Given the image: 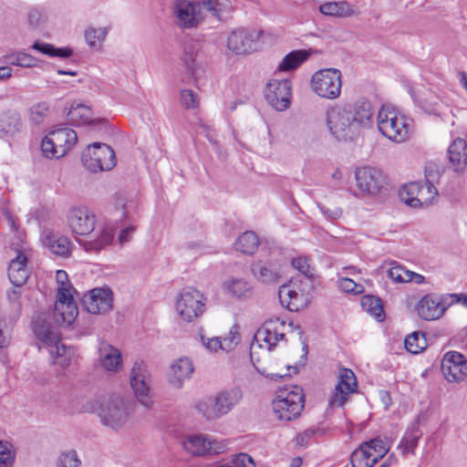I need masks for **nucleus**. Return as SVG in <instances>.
Masks as SVG:
<instances>
[{"instance_id": "1", "label": "nucleus", "mask_w": 467, "mask_h": 467, "mask_svg": "<svg viewBox=\"0 0 467 467\" xmlns=\"http://www.w3.org/2000/svg\"><path fill=\"white\" fill-rule=\"evenodd\" d=\"M242 399V389L239 387H232L217 392L213 397L196 400L193 407L206 420L214 421L231 412Z\"/></svg>"}, {"instance_id": "2", "label": "nucleus", "mask_w": 467, "mask_h": 467, "mask_svg": "<svg viewBox=\"0 0 467 467\" xmlns=\"http://www.w3.org/2000/svg\"><path fill=\"white\" fill-rule=\"evenodd\" d=\"M132 412V405L129 400L119 395H113L101 401L98 416L104 427L119 432L129 426Z\"/></svg>"}, {"instance_id": "3", "label": "nucleus", "mask_w": 467, "mask_h": 467, "mask_svg": "<svg viewBox=\"0 0 467 467\" xmlns=\"http://www.w3.org/2000/svg\"><path fill=\"white\" fill-rule=\"evenodd\" d=\"M285 321L275 318L269 320L259 328L254 335V342L251 346V359L256 368V370L270 378H282L283 374L268 372L265 367H260L259 360L254 361V349L255 348H265V354L276 345L279 340L284 339L285 337Z\"/></svg>"}, {"instance_id": "4", "label": "nucleus", "mask_w": 467, "mask_h": 467, "mask_svg": "<svg viewBox=\"0 0 467 467\" xmlns=\"http://www.w3.org/2000/svg\"><path fill=\"white\" fill-rule=\"evenodd\" d=\"M377 124L383 136L398 143L405 141L412 131L410 120L389 106H382L379 110Z\"/></svg>"}, {"instance_id": "5", "label": "nucleus", "mask_w": 467, "mask_h": 467, "mask_svg": "<svg viewBox=\"0 0 467 467\" xmlns=\"http://www.w3.org/2000/svg\"><path fill=\"white\" fill-rule=\"evenodd\" d=\"M304 402L303 389L293 385L277 390L272 408L278 420L290 421L300 416L304 409Z\"/></svg>"}, {"instance_id": "6", "label": "nucleus", "mask_w": 467, "mask_h": 467, "mask_svg": "<svg viewBox=\"0 0 467 467\" xmlns=\"http://www.w3.org/2000/svg\"><path fill=\"white\" fill-rule=\"evenodd\" d=\"M78 140L74 130L63 127L50 131L41 143L43 155L49 159H58L65 156Z\"/></svg>"}, {"instance_id": "7", "label": "nucleus", "mask_w": 467, "mask_h": 467, "mask_svg": "<svg viewBox=\"0 0 467 467\" xmlns=\"http://www.w3.org/2000/svg\"><path fill=\"white\" fill-rule=\"evenodd\" d=\"M310 86L313 92L318 97L336 99L341 94V72L333 67L319 69L313 74Z\"/></svg>"}, {"instance_id": "8", "label": "nucleus", "mask_w": 467, "mask_h": 467, "mask_svg": "<svg viewBox=\"0 0 467 467\" xmlns=\"http://www.w3.org/2000/svg\"><path fill=\"white\" fill-rule=\"evenodd\" d=\"M352 120L350 108L334 106L327 110V126L331 135L338 140H352L357 136Z\"/></svg>"}, {"instance_id": "9", "label": "nucleus", "mask_w": 467, "mask_h": 467, "mask_svg": "<svg viewBox=\"0 0 467 467\" xmlns=\"http://www.w3.org/2000/svg\"><path fill=\"white\" fill-rule=\"evenodd\" d=\"M460 300L461 297L458 294H429L420 298L416 306V310L422 319L435 320L440 318L447 308Z\"/></svg>"}, {"instance_id": "10", "label": "nucleus", "mask_w": 467, "mask_h": 467, "mask_svg": "<svg viewBox=\"0 0 467 467\" xmlns=\"http://www.w3.org/2000/svg\"><path fill=\"white\" fill-rule=\"evenodd\" d=\"M206 298L197 289L187 287L179 294L176 300V312L186 322H192L205 311Z\"/></svg>"}, {"instance_id": "11", "label": "nucleus", "mask_w": 467, "mask_h": 467, "mask_svg": "<svg viewBox=\"0 0 467 467\" xmlns=\"http://www.w3.org/2000/svg\"><path fill=\"white\" fill-rule=\"evenodd\" d=\"M82 162L91 172L109 171L116 164L115 152L105 143L94 142L83 151Z\"/></svg>"}, {"instance_id": "12", "label": "nucleus", "mask_w": 467, "mask_h": 467, "mask_svg": "<svg viewBox=\"0 0 467 467\" xmlns=\"http://www.w3.org/2000/svg\"><path fill=\"white\" fill-rule=\"evenodd\" d=\"M171 9L173 22L181 29L195 28L203 20L201 2L174 0Z\"/></svg>"}, {"instance_id": "13", "label": "nucleus", "mask_w": 467, "mask_h": 467, "mask_svg": "<svg viewBox=\"0 0 467 467\" xmlns=\"http://www.w3.org/2000/svg\"><path fill=\"white\" fill-rule=\"evenodd\" d=\"M309 287L307 280L291 281L283 285L278 291L280 303L290 311H299L310 301Z\"/></svg>"}, {"instance_id": "14", "label": "nucleus", "mask_w": 467, "mask_h": 467, "mask_svg": "<svg viewBox=\"0 0 467 467\" xmlns=\"http://www.w3.org/2000/svg\"><path fill=\"white\" fill-rule=\"evenodd\" d=\"M265 32L260 29L239 28L227 38V47L236 55L254 52L260 47Z\"/></svg>"}, {"instance_id": "15", "label": "nucleus", "mask_w": 467, "mask_h": 467, "mask_svg": "<svg viewBox=\"0 0 467 467\" xmlns=\"http://www.w3.org/2000/svg\"><path fill=\"white\" fill-rule=\"evenodd\" d=\"M130 385L137 400L144 407H149L150 400V375L142 360L134 361L130 372Z\"/></svg>"}, {"instance_id": "16", "label": "nucleus", "mask_w": 467, "mask_h": 467, "mask_svg": "<svg viewBox=\"0 0 467 467\" xmlns=\"http://www.w3.org/2000/svg\"><path fill=\"white\" fill-rule=\"evenodd\" d=\"M356 185L362 196L377 195L386 184V176L379 169L364 166L355 171Z\"/></svg>"}, {"instance_id": "17", "label": "nucleus", "mask_w": 467, "mask_h": 467, "mask_svg": "<svg viewBox=\"0 0 467 467\" xmlns=\"http://www.w3.org/2000/svg\"><path fill=\"white\" fill-rule=\"evenodd\" d=\"M184 450L195 456L218 454L223 452L227 442L205 434L188 435L182 442Z\"/></svg>"}, {"instance_id": "18", "label": "nucleus", "mask_w": 467, "mask_h": 467, "mask_svg": "<svg viewBox=\"0 0 467 467\" xmlns=\"http://www.w3.org/2000/svg\"><path fill=\"white\" fill-rule=\"evenodd\" d=\"M67 223L73 234L88 235L95 230L97 217L88 207L75 206L67 212Z\"/></svg>"}, {"instance_id": "19", "label": "nucleus", "mask_w": 467, "mask_h": 467, "mask_svg": "<svg viewBox=\"0 0 467 467\" xmlns=\"http://www.w3.org/2000/svg\"><path fill=\"white\" fill-rule=\"evenodd\" d=\"M75 293L62 288L57 294V300L54 307V319L59 326L71 325L78 314L77 303L74 298Z\"/></svg>"}, {"instance_id": "20", "label": "nucleus", "mask_w": 467, "mask_h": 467, "mask_svg": "<svg viewBox=\"0 0 467 467\" xmlns=\"http://www.w3.org/2000/svg\"><path fill=\"white\" fill-rule=\"evenodd\" d=\"M265 98L276 110L286 109L290 105V81L288 79H270L265 89Z\"/></svg>"}, {"instance_id": "21", "label": "nucleus", "mask_w": 467, "mask_h": 467, "mask_svg": "<svg viewBox=\"0 0 467 467\" xmlns=\"http://www.w3.org/2000/svg\"><path fill=\"white\" fill-rule=\"evenodd\" d=\"M441 369L448 382L460 383L467 378V359L458 351H449L443 356Z\"/></svg>"}, {"instance_id": "22", "label": "nucleus", "mask_w": 467, "mask_h": 467, "mask_svg": "<svg viewBox=\"0 0 467 467\" xmlns=\"http://www.w3.org/2000/svg\"><path fill=\"white\" fill-rule=\"evenodd\" d=\"M193 372L192 360L187 357H180L171 362L166 372V379L171 389H181L184 383L192 379Z\"/></svg>"}, {"instance_id": "23", "label": "nucleus", "mask_w": 467, "mask_h": 467, "mask_svg": "<svg viewBox=\"0 0 467 467\" xmlns=\"http://www.w3.org/2000/svg\"><path fill=\"white\" fill-rule=\"evenodd\" d=\"M82 305L90 314H104L112 309L113 295L109 287L94 288L82 298Z\"/></svg>"}, {"instance_id": "24", "label": "nucleus", "mask_w": 467, "mask_h": 467, "mask_svg": "<svg viewBox=\"0 0 467 467\" xmlns=\"http://www.w3.org/2000/svg\"><path fill=\"white\" fill-rule=\"evenodd\" d=\"M97 362L99 368L108 373H118L123 368L120 350L106 341L99 343Z\"/></svg>"}, {"instance_id": "25", "label": "nucleus", "mask_w": 467, "mask_h": 467, "mask_svg": "<svg viewBox=\"0 0 467 467\" xmlns=\"http://www.w3.org/2000/svg\"><path fill=\"white\" fill-rule=\"evenodd\" d=\"M357 379L351 369L342 368L339 372L338 382L329 398L330 407H341L348 400V395L355 392Z\"/></svg>"}, {"instance_id": "26", "label": "nucleus", "mask_w": 467, "mask_h": 467, "mask_svg": "<svg viewBox=\"0 0 467 467\" xmlns=\"http://www.w3.org/2000/svg\"><path fill=\"white\" fill-rule=\"evenodd\" d=\"M350 108V115H352V123L356 128L357 135L361 129H369L374 124L375 111L372 104L365 99L357 101Z\"/></svg>"}, {"instance_id": "27", "label": "nucleus", "mask_w": 467, "mask_h": 467, "mask_svg": "<svg viewBox=\"0 0 467 467\" xmlns=\"http://www.w3.org/2000/svg\"><path fill=\"white\" fill-rule=\"evenodd\" d=\"M399 196L401 202L411 207H420L433 197L428 193L427 187L419 182L404 184L399 191Z\"/></svg>"}, {"instance_id": "28", "label": "nucleus", "mask_w": 467, "mask_h": 467, "mask_svg": "<svg viewBox=\"0 0 467 467\" xmlns=\"http://www.w3.org/2000/svg\"><path fill=\"white\" fill-rule=\"evenodd\" d=\"M32 329L39 342L38 348L40 350L42 347L50 344L52 340H56L59 337L57 332L51 327L46 313L37 312L34 315Z\"/></svg>"}, {"instance_id": "29", "label": "nucleus", "mask_w": 467, "mask_h": 467, "mask_svg": "<svg viewBox=\"0 0 467 467\" xmlns=\"http://www.w3.org/2000/svg\"><path fill=\"white\" fill-rule=\"evenodd\" d=\"M41 242L54 254L63 257L70 254L71 242L65 235L45 229L41 234Z\"/></svg>"}, {"instance_id": "30", "label": "nucleus", "mask_w": 467, "mask_h": 467, "mask_svg": "<svg viewBox=\"0 0 467 467\" xmlns=\"http://www.w3.org/2000/svg\"><path fill=\"white\" fill-rule=\"evenodd\" d=\"M14 250L16 252V256L10 262L8 277L15 286L19 287L23 285L28 278V271L26 267L27 259L25 254L26 248L22 245L19 248L15 247Z\"/></svg>"}, {"instance_id": "31", "label": "nucleus", "mask_w": 467, "mask_h": 467, "mask_svg": "<svg viewBox=\"0 0 467 467\" xmlns=\"http://www.w3.org/2000/svg\"><path fill=\"white\" fill-rule=\"evenodd\" d=\"M382 267H387V275L395 284L413 282L420 285L425 280L423 275L406 269L396 261L385 262Z\"/></svg>"}, {"instance_id": "32", "label": "nucleus", "mask_w": 467, "mask_h": 467, "mask_svg": "<svg viewBox=\"0 0 467 467\" xmlns=\"http://www.w3.org/2000/svg\"><path fill=\"white\" fill-rule=\"evenodd\" d=\"M251 272L258 282L265 285L276 284L281 278L280 268L271 262H255L251 265Z\"/></svg>"}, {"instance_id": "33", "label": "nucleus", "mask_w": 467, "mask_h": 467, "mask_svg": "<svg viewBox=\"0 0 467 467\" xmlns=\"http://www.w3.org/2000/svg\"><path fill=\"white\" fill-rule=\"evenodd\" d=\"M450 163L456 172L463 171L467 167V143L463 139H455L448 150Z\"/></svg>"}, {"instance_id": "34", "label": "nucleus", "mask_w": 467, "mask_h": 467, "mask_svg": "<svg viewBox=\"0 0 467 467\" xmlns=\"http://www.w3.org/2000/svg\"><path fill=\"white\" fill-rule=\"evenodd\" d=\"M91 109L89 107L81 103H73L67 113L69 121L75 125H105L106 120L102 119H92Z\"/></svg>"}, {"instance_id": "35", "label": "nucleus", "mask_w": 467, "mask_h": 467, "mask_svg": "<svg viewBox=\"0 0 467 467\" xmlns=\"http://www.w3.org/2000/svg\"><path fill=\"white\" fill-rule=\"evenodd\" d=\"M43 348L47 349L49 353L53 364L58 365L63 368L69 365L73 352L61 343L59 337L56 340H52L50 344L42 347Z\"/></svg>"}, {"instance_id": "36", "label": "nucleus", "mask_w": 467, "mask_h": 467, "mask_svg": "<svg viewBox=\"0 0 467 467\" xmlns=\"http://www.w3.org/2000/svg\"><path fill=\"white\" fill-rule=\"evenodd\" d=\"M225 292L236 298H248L253 294L252 285L244 278L229 277L223 283Z\"/></svg>"}, {"instance_id": "37", "label": "nucleus", "mask_w": 467, "mask_h": 467, "mask_svg": "<svg viewBox=\"0 0 467 467\" xmlns=\"http://www.w3.org/2000/svg\"><path fill=\"white\" fill-rule=\"evenodd\" d=\"M421 435L422 433L420 431L419 423L417 421L412 422L398 445V449L403 456L414 454Z\"/></svg>"}, {"instance_id": "38", "label": "nucleus", "mask_w": 467, "mask_h": 467, "mask_svg": "<svg viewBox=\"0 0 467 467\" xmlns=\"http://www.w3.org/2000/svg\"><path fill=\"white\" fill-rule=\"evenodd\" d=\"M114 238V230L112 227L105 225L100 230L99 235L88 241H84L80 244L87 252H99L107 245L111 244Z\"/></svg>"}, {"instance_id": "39", "label": "nucleus", "mask_w": 467, "mask_h": 467, "mask_svg": "<svg viewBox=\"0 0 467 467\" xmlns=\"http://www.w3.org/2000/svg\"><path fill=\"white\" fill-rule=\"evenodd\" d=\"M319 11L325 16L348 17L355 15L354 8L346 1L326 2L319 5Z\"/></svg>"}, {"instance_id": "40", "label": "nucleus", "mask_w": 467, "mask_h": 467, "mask_svg": "<svg viewBox=\"0 0 467 467\" xmlns=\"http://www.w3.org/2000/svg\"><path fill=\"white\" fill-rule=\"evenodd\" d=\"M22 126L20 115L16 110L8 109L0 115V131L6 135H14Z\"/></svg>"}, {"instance_id": "41", "label": "nucleus", "mask_w": 467, "mask_h": 467, "mask_svg": "<svg viewBox=\"0 0 467 467\" xmlns=\"http://www.w3.org/2000/svg\"><path fill=\"white\" fill-rule=\"evenodd\" d=\"M2 59L7 65L21 67H34L37 66L38 62L36 57L21 50L11 51L5 54Z\"/></svg>"}, {"instance_id": "42", "label": "nucleus", "mask_w": 467, "mask_h": 467, "mask_svg": "<svg viewBox=\"0 0 467 467\" xmlns=\"http://www.w3.org/2000/svg\"><path fill=\"white\" fill-rule=\"evenodd\" d=\"M379 460L374 459V453L368 445L361 444L351 455L353 467H373Z\"/></svg>"}, {"instance_id": "43", "label": "nucleus", "mask_w": 467, "mask_h": 467, "mask_svg": "<svg viewBox=\"0 0 467 467\" xmlns=\"http://www.w3.org/2000/svg\"><path fill=\"white\" fill-rule=\"evenodd\" d=\"M309 57V53L306 50H295L284 57L277 67L279 71H290L297 68Z\"/></svg>"}, {"instance_id": "44", "label": "nucleus", "mask_w": 467, "mask_h": 467, "mask_svg": "<svg viewBox=\"0 0 467 467\" xmlns=\"http://www.w3.org/2000/svg\"><path fill=\"white\" fill-rule=\"evenodd\" d=\"M109 33V27H92L89 26L85 30L84 36L87 45L95 50L102 47L103 42Z\"/></svg>"}, {"instance_id": "45", "label": "nucleus", "mask_w": 467, "mask_h": 467, "mask_svg": "<svg viewBox=\"0 0 467 467\" xmlns=\"http://www.w3.org/2000/svg\"><path fill=\"white\" fill-rule=\"evenodd\" d=\"M201 4L202 9L205 8L218 19H223L224 15L233 10V5L230 0H203Z\"/></svg>"}, {"instance_id": "46", "label": "nucleus", "mask_w": 467, "mask_h": 467, "mask_svg": "<svg viewBox=\"0 0 467 467\" xmlns=\"http://www.w3.org/2000/svg\"><path fill=\"white\" fill-rule=\"evenodd\" d=\"M32 48L51 57H57L61 58H67L69 57L73 53L72 49L69 47H56L52 44L45 43L39 40L34 42Z\"/></svg>"}, {"instance_id": "47", "label": "nucleus", "mask_w": 467, "mask_h": 467, "mask_svg": "<svg viewBox=\"0 0 467 467\" xmlns=\"http://www.w3.org/2000/svg\"><path fill=\"white\" fill-rule=\"evenodd\" d=\"M326 430L321 426H311L296 435L295 438L296 444V446L306 448L312 441L323 436Z\"/></svg>"}, {"instance_id": "48", "label": "nucleus", "mask_w": 467, "mask_h": 467, "mask_svg": "<svg viewBox=\"0 0 467 467\" xmlns=\"http://www.w3.org/2000/svg\"><path fill=\"white\" fill-rule=\"evenodd\" d=\"M425 182L427 192L430 195L437 194V189L434 184L439 181L441 176V167L437 163L428 162L424 168Z\"/></svg>"}, {"instance_id": "49", "label": "nucleus", "mask_w": 467, "mask_h": 467, "mask_svg": "<svg viewBox=\"0 0 467 467\" xmlns=\"http://www.w3.org/2000/svg\"><path fill=\"white\" fill-rule=\"evenodd\" d=\"M258 245V238L254 232H245L235 243L236 250L243 254H253Z\"/></svg>"}, {"instance_id": "50", "label": "nucleus", "mask_w": 467, "mask_h": 467, "mask_svg": "<svg viewBox=\"0 0 467 467\" xmlns=\"http://www.w3.org/2000/svg\"><path fill=\"white\" fill-rule=\"evenodd\" d=\"M26 19L28 26L36 29L44 26L47 23L48 16L45 9L32 6L28 9Z\"/></svg>"}, {"instance_id": "51", "label": "nucleus", "mask_w": 467, "mask_h": 467, "mask_svg": "<svg viewBox=\"0 0 467 467\" xmlns=\"http://www.w3.org/2000/svg\"><path fill=\"white\" fill-rule=\"evenodd\" d=\"M361 306L364 311L370 314L378 320H382L384 317L383 306L380 300L373 296H364L361 299Z\"/></svg>"}, {"instance_id": "52", "label": "nucleus", "mask_w": 467, "mask_h": 467, "mask_svg": "<svg viewBox=\"0 0 467 467\" xmlns=\"http://www.w3.org/2000/svg\"><path fill=\"white\" fill-rule=\"evenodd\" d=\"M404 345L409 352L418 354L425 349L427 343L423 334L413 332L405 337Z\"/></svg>"}, {"instance_id": "53", "label": "nucleus", "mask_w": 467, "mask_h": 467, "mask_svg": "<svg viewBox=\"0 0 467 467\" xmlns=\"http://www.w3.org/2000/svg\"><path fill=\"white\" fill-rule=\"evenodd\" d=\"M115 206L117 209H120L122 211L123 218L130 219V215L134 212V209L136 208V202L132 196L118 193L116 195Z\"/></svg>"}, {"instance_id": "54", "label": "nucleus", "mask_w": 467, "mask_h": 467, "mask_svg": "<svg viewBox=\"0 0 467 467\" xmlns=\"http://www.w3.org/2000/svg\"><path fill=\"white\" fill-rule=\"evenodd\" d=\"M363 445H368L369 447V451H371L372 453H374V459L380 460L389 450L390 445L379 439L375 438L368 441L363 442Z\"/></svg>"}, {"instance_id": "55", "label": "nucleus", "mask_w": 467, "mask_h": 467, "mask_svg": "<svg viewBox=\"0 0 467 467\" xmlns=\"http://www.w3.org/2000/svg\"><path fill=\"white\" fill-rule=\"evenodd\" d=\"M180 103L185 109L194 110L199 107V97L192 89L184 88L180 92Z\"/></svg>"}, {"instance_id": "56", "label": "nucleus", "mask_w": 467, "mask_h": 467, "mask_svg": "<svg viewBox=\"0 0 467 467\" xmlns=\"http://www.w3.org/2000/svg\"><path fill=\"white\" fill-rule=\"evenodd\" d=\"M197 56V51L194 48H189V46H187L184 48V52L182 58L187 69L191 71V73L193 75L195 78H197L198 74Z\"/></svg>"}, {"instance_id": "57", "label": "nucleus", "mask_w": 467, "mask_h": 467, "mask_svg": "<svg viewBox=\"0 0 467 467\" xmlns=\"http://www.w3.org/2000/svg\"><path fill=\"white\" fill-rule=\"evenodd\" d=\"M48 111L49 107L47 103H37L30 109L29 120L32 123L38 125L44 121L45 118L48 114Z\"/></svg>"}, {"instance_id": "58", "label": "nucleus", "mask_w": 467, "mask_h": 467, "mask_svg": "<svg viewBox=\"0 0 467 467\" xmlns=\"http://www.w3.org/2000/svg\"><path fill=\"white\" fill-rule=\"evenodd\" d=\"M338 288L345 293H352L359 295L364 292L362 285L356 283L354 280L345 276H339L337 280Z\"/></svg>"}, {"instance_id": "59", "label": "nucleus", "mask_w": 467, "mask_h": 467, "mask_svg": "<svg viewBox=\"0 0 467 467\" xmlns=\"http://www.w3.org/2000/svg\"><path fill=\"white\" fill-rule=\"evenodd\" d=\"M221 339L223 351H231L234 349L240 342L237 327L234 326L229 333L225 337H221Z\"/></svg>"}, {"instance_id": "60", "label": "nucleus", "mask_w": 467, "mask_h": 467, "mask_svg": "<svg viewBox=\"0 0 467 467\" xmlns=\"http://www.w3.org/2000/svg\"><path fill=\"white\" fill-rule=\"evenodd\" d=\"M229 467H256V463L251 455L240 452L232 456Z\"/></svg>"}, {"instance_id": "61", "label": "nucleus", "mask_w": 467, "mask_h": 467, "mask_svg": "<svg viewBox=\"0 0 467 467\" xmlns=\"http://www.w3.org/2000/svg\"><path fill=\"white\" fill-rule=\"evenodd\" d=\"M80 463L75 451L62 453L57 460V467H78Z\"/></svg>"}, {"instance_id": "62", "label": "nucleus", "mask_w": 467, "mask_h": 467, "mask_svg": "<svg viewBox=\"0 0 467 467\" xmlns=\"http://www.w3.org/2000/svg\"><path fill=\"white\" fill-rule=\"evenodd\" d=\"M14 461L10 444L0 441V467H9Z\"/></svg>"}, {"instance_id": "63", "label": "nucleus", "mask_w": 467, "mask_h": 467, "mask_svg": "<svg viewBox=\"0 0 467 467\" xmlns=\"http://www.w3.org/2000/svg\"><path fill=\"white\" fill-rule=\"evenodd\" d=\"M56 279L57 283V292L62 288L68 290L71 293H77L75 288L69 284L67 274L64 270H57L56 273Z\"/></svg>"}, {"instance_id": "64", "label": "nucleus", "mask_w": 467, "mask_h": 467, "mask_svg": "<svg viewBox=\"0 0 467 467\" xmlns=\"http://www.w3.org/2000/svg\"><path fill=\"white\" fill-rule=\"evenodd\" d=\"M291 264L295 269L299 271L306 276L311 275L310 265L308 260L306 257H296L291 261Z\"/></svg>"}]
</instances>
